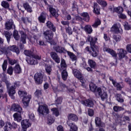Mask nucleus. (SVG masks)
I'll return each instance as SVG.
<instances>
[{
  "instance_id": "37998d69",
  "label": "nucleus",
  "mask_w": 131,
  "mask_h": 131,
  "mask_svg": "<svg viewBox=\"0 0 131 131\" xmlns=\"http://www.w3.org/2000/svg\"><path fill=\"white\" fill-rule=\"evenodd\" d=\"M116 100L119 103H123L124 102V99H123V97H122V95L121 94H117Z\"/></svg>"
},
{
  "instance_id": "79ce46f5",
  "label": "nucleus",
  "mask_w": 131,
  "mask_h": 131,
  "mask_svg": "<svg viewBox=\"0 0 131 131\" xmlns=\"http://www.w3.org/2000/svg\"><path fill=\"white\" fill-rule=\"evenodd\" d=\"M115 88H116L117 91H121L122 90V86L120 82H117L116 81L113 84Z\"/></svg>"
},
{
  "instance_id": "f03ea898",
  "label": "nucleus",
  "mask_w": 131,
  "mask_h": 131,
  "mask_svg": "<svg viewBox=\"0 0 131 131\" xmlns=\"http://www.w3.org/2000/svg\"><path fill=\"white\" fill-rule=\"evenodd\" d=\"M53 49L56 53H58L59 54H68V56L70 57V58L72 60V61H76L77 60V57L76 55L74 54L73 52L67 51L65 47H63L60 46H55L53 47Z\"/></svg>"
},
{
  "instance_id": "a878e982",
  "label": "nucleus",
  "mask_w": 131,
  "mask_h": 131,
  "mask_svg": "<svg viewBox=\"0 0 131 131\" xmlns=\"http://www.w3.org/2000/svg\"><path fill=\"white\" fill-rule=\"evenodd\" d=\"M67 123L68 126H70V131L78 130V127H77L74 123L71 122L70 121H68Z\"/></svg>"
},
{
  "instance_id": "0eeeda50",
  "label": "nucleus",
  "mask_w": 131,
  "mask_h": 131,
  "mask_svg": "<svg viewBox=\"0 0 131 131\" xmlns=\"http://www.w3.org/2000/svg\"><path fill=\"white\" fill-rule=\"evenodd\" d=\"M34 79L35 84L39 85L43 81V75L40 72H37L34 76Z\"/></svg>"
},
{
  "instance_id": "ddd939ff",
  "label": "nucleus",
  "mask_w": 131,
  "mask_h": 131,
  "mask_svg": "<svg viewBox=\"0 0 131 131\" xmlns=\"http://www.w3.org/2000/svg\"><path fill=\"white\" fill-rule=\"evenodd\" d=\"M110 31L113 33H115L116 34H118V33L122 34V33H123V31L122 30V29H121V30H120L117 24H114L113 25V26L111 28Z\"/></svg>"
},
{
  "instance_id": "cd10ccee",
  "label": "nucleus",
  "mask_w": 131,
  "mask_h": 131,
  "mask_svg": "<svg viewBox=\"0 0 131 131\" xmlns=\"http://www.w3.org/2000/svg\"><path fill=\"white\" fill-rule=\"evenodd\" d=\"M68 120H71L72 121H74L75 122H77L78 121V117L75 114H69L68 115Z\"/></svg>"
},
{
  "instance_id": "49530a36",
  "label": "nucleus",
  "mask_w": 131,
  "mask_h": 131,
  "mask_svg": "<svg viewBox=\"0 0 131 131\" xmlns=\"http://www.w3.org/2000/svg\"><path fill=\"white\" fill-rule=\"evenodd\" d=\"M60 67L61 69H63V70H66V69L67 68V64H66V61H65V59H61Z\"/></svg>"
},
{
  "instance_id": "774afa93",
  "label": "nucleus",
  "mask_w": 131,
  "mask_h": 131,
  "mask_svg": "<svg viewBox=\"0 0 131 131\" xmlns=\"http://www.w3.org/2000/svg\"><path fill=\"white\" fill-rule=\"evenodd\" d=\"M126 50L128 53L131 54V44H128L126 46Z\"/></svg>"
},
{
  "instance_id": "393cba45",
  "label": "nucleus",
  "mask_w": 131,
  "mask_h": 131,
  "mask_svg": "<svg viewBox=\"0 0 131 131\" xmlns=\"http://www.w3.org/2000/svg\"><path fill=\"white\" fill-rule=\"evenodd\" d=\"M93 13L96 14V15H100V12L101 9L100 8V6L98 3L94 2L93 4Z\"/></svg>"
},
{
  "instance_id": "7c9ffc66",
  "label": "nucleus",
  "mask_w": 131,
  "mask_h": 131,
  "mask_svg": "<svg viewBox=\"0 0 131 131\" xmlns=\"http://www.w3.org/2000/svg\"><path fill=\"white\" fill-rule=\"evenodd\" d=\"M105 52H107V53H108V54H110L113 58H117V53H116V52L115 51L113 50V49H111L110 48H105Z\"/></svg>"
},
{
  "instance_id": "c9c22d12",
  "label": "nucleus",
  "mask_w": 131,
  "mask_h": 131,
  "mask_svg": "<svg viewBox=\"0 0 131 131\" xmlns=\"http://www.w3.org/2000/svg\"><path fill=\"white\" fill-rule=\"evenodd\" d=\"M1 6L3 8H4V9H6V10H9V11H11L12 10L11 9V8H10V4H9L7 1H2L1 2Z\"/></svg>"
},
{
  "instance_id": "6ab92c4d",
  "label": "nucleus",
  "mask_w": 131,
  "mask_h": 131,
  "mask_svg": "<svg viewBox=\"0 0 131 131\" xmlns=\"http://www.w3.org/2000/svg\"><path fill=\"white\" fill-rule=\"evenodd\" d=\"M50 56L55 63H57V64H59V63H60L61 60L60 59V57H59V55H58V54H57V53L55 52H51L50 53Z\"/></svg>"
},
{
  "instance_id": "a211bd4d",
  "label": "nucleus",
  "mask_w": 131,
  "mask_h": 131,
  "mask_svg": "<svg viewBox=\"0 0 131 131\" xmlns=\"http://www.w3.org/2000/svg\"><path fill=\"white\" fill-rule=\"evenodd\" d=\"M31 100V95H28L27 96L24 97L22 99V102L25 107H28Z\"/></svg>"
},
{
  "instance_id": "6e6552de",
  "label": "nucleus",
  "mask_w": 131,
  "mask_h": 131,
  "mask_svg": "<svg viewBox=\"0 0 131 131\" xmlns=\"http://www.w3.org/2000/svg\"><path fill=\"white\" fill-rule=\"evenodd\" d=\"M80 15L81 17H83V18H82L80 16H76V20H77V21H82V20H83L85 22H90L91 17H90V14H89V13L83 12L81 13Z\"/></svg>"
},
{
  "instance_id": "c85d7f7f",
  "label": "nucleus",
  "mask_w": 131,
  "mask_h": 131,
  "mask_svg": "<svg viewBox=\"0 0 131 131\" xmlns=\"http://www.w3.org/2000/svg\"><path fill=\"white\" fill-rule=\"evenodd\" d=\"M23 8L28 13H32V7L30 6V5L28 2H25L23 4Z\"/></svg>"
},
{
  "instance_id": "4be33fe9",
  "label": "nucleus",
  "mask_w": 131,
  "mask_h": 131,
  "mask_svg": "<svg viewBox=\"0 0 131 131\" xmlns=\"http://www.w3.org/2000/svg\"><path fill=\"white\" fill-rule=\"evenodd\" d=\"M8 50L13 52V53H16V55H19V54H20V50L19 49V47L16 45L9 46L8 47Z\"/></svg>"
},
{
  "instance_id": "58836bf2",
  "label": "nucleus",
  "mask_w": 131,
  "mask_h": 131,
  "mask_svg": "<svg viewBox=\"0 0 131 131\" xmlns=\"http://www.w3.org/2000/svg\"><path fill=\"white\" fill-rule=\"evenodd\" d=\"M84 30L88 34H91L93 32V28L92 26L90 25H86L84 27Z\"/></svg>"
},
{
  "instance_id": "5701e85b",
  "label": "nucleus",
  "mask_w": 131,
  "mask_h": 131,
  "mask_svg": "<svg viewBox=\"0 0 131 131\" xmlns=\"http://www.w3.org/2000/svg\"><path fill=\"white\" fill-rule=\"evenodd\" d=\"M119 59H123L127 55V52L123 49H118V53Z\"/></svg>"
},
{
  "instance_id": "f257e3e1",
  "label": "nucleus",
  "mask_w": 131,
  "mask_h": 131,
  "mask_svg": "<svg viewBox=\"0 0 131 131\" xmlns=\"http://www.w3.org/2000/svg\"><path fill=\"white\" fill-rule=\"evenodd\" d=\"M87 41L90 42V47L87 46L85 48L86 52L94 58L98 57V55H99V47L96 45V43L98 41V38L96 36L92 37L89 35L87 37Z\"/></svg>"
},
{
  "instance_id": "9b49d317",
  "label": "nucleus",
  "mask_w": 131,
  "mask_h": 131,
  "mask_svg": "<svg viewBox=\"0 0 131 131\" xmlns=\"http://www.w3.org/2000/svg\"><path fill=\"white\" fill-rule=\"evenodd\" d=\"M48 17H49L48 13L45 12H41L40 15L38 17V22L40 24H45Z\"/></svg>"
},
{
  "instance_id": "20e7f679",
  "label": "nucleus",
  "mask_w": 131,
  "mask_h": 131,
  "mask_svg": "<svg viewBox=\"0 0 131 131\" xmlns=\"http://www.w3.org/2000/svg\"><path fill=\"white\" fill-rule=\"evenodd\" d=\"M41 59V56L35 55L34 53L32 58H28L26 59V61L27 62L28 64H29L30 65H36L38 64V61H37V60Z\"/></svg>"
},
{
  "instance_id": "72a5a7b5",
  "label": "nucleus",
  "mask_w": 131,
  "mask_h": 131,
  "mask_svg": "<svg viewBox=\"0 0 131 131\" xmlns=\"http://www.w3.org/2000/svg\"><path fill=\"white\" fill-rule=\"evenodd\" d=\"M19 33L21 35V40L23 43H26V37H27V35H26V33H25L23 31H19Z\"/></svg>"
},
{
  "instance_id": "3c124183",
  "label": "nucleus",
  "mask_w": 131,
  "mask_h": 131,
  "mask_svg": "<svg viewBox=\"0 0 131 131\" xmlns=\"http://www.w3.org/2000/svg\"><path fill=\"white\" fill-rule=\"evenodd\" d=\"M7 67H8V60L5 59L2 64V69L4 72H6V71H7Z\"/></svg>"
},
{
  "instance_id": "9d476101",
  "label": "nucleus",
  "mask_w": 131,
  "mask_h": 131,
  "mask_svg": "<svg viewBox=\"0 0 131 131\" xmlns=\"http://www.w3.org/2000/svg\"><path fill=\"white\" fill-rule=\"evenodd\" d=\"M18 127V125L14 122L11 123L10 122H7L6 124V126L4 127V131L10 130L11 128L16 129Z\"/></svg>"
},
{
  "instance_id": "13d9d810",
  "label": "nucleus",
  "mask_w": 131,
  "mask_h": 131,
  "mask_svg": "<svg viewBox=\"0 0 131 131\" xmlns=\"http://www.w3.org/2000/svg\"><path fill=\"white\" fill-rule=\"evenodd\" d=\"M124 27L125 30H130L131 29V25H129L127 21L124 23Z\"/></svg>"
},
{
  "instance_id": "f8f14e48",
  "label": "nucleus",
  "mask_w": 131,
  "mask_h": 131,
  "mask_svg": "<svg viewBox=\"0 0 131 131\" xmlns=\"http://www.w3.org/2000/svg\"><path fill=\"white\" fill-rule=\"evenodd\" d=\"M97 92L99 97H100L101 101H105L108 98V95L105 92H102V89L100 87L97 88Z\"/></svg>"
},
{
  "instance_id": "b1692460",
  "label": "nucleus",
  "mask_w": 131,
  "mask_h": 131,
  "mask_svg": "<svg viewBox=\"0 0 131 131\" xmlns=\"http://www.w3.org/2000/svg\"><path fill=\"white\" fill-rule=\"evenodd\" d=\"M95 122L97 127H103L104 126V122L102 121V119L99 117H95Z\"/></svg>"
},
{
  "instance_id": "de8ad7c7",
  "label": "nucleus",
  "mask_w": 131,
  "mask_h": 131,
  "mask_svg": "<svg viewBox=\"0 0 131 131\" xmlns=\"http://www.w3.org/2000/svg\"><path fill=\"white\" fill-rule=\"evenodd\" d=\"M101 25V20L97 18L94 22V24L92 25V27L94 28H98V26Z\"/></svg>"
},
{
  "instance_id": "a18cd8bd",
  "label": "nucleus",
  "mask_w": 131,
  "mask_h": 131,
  "mask_svg": "<svg viewBox=\"0 0 131 131\" xmlns=\"http://www.w3.org/2000/svg\"><path fill=\"white\" fill-rule=\"evenodd\" d=\"M51 111H52L53 115H55L56 117H58V116L60 115V113H59V110L56 107H53L51 108Z\"/></svg>"
},
{
  "instance_id": "0e129e2a",
  "label": "nucleus",
  "mask_w": 131,
  "mask_h": 131,
  "mask_svg": "<svg viewBox=\"0 0 131 131\" xmlns=\"http://www.w3.org/2000/svg\"><path fill=\"white\" fill-rule=\"evenodd\" d=\"M46 71L47 72V73H48V74H49V75H50L51 74V72H52V67L50 66H48L46 68Z\"/></svg>"
},
{
  "instance_id": "412c9836",
  "label": "nucleus",
  "mask_w": 131,
  "mask_h": 131,
  "mask_svg": "<svg viewBox=\"0 0 131 131\" xmlns=\"http://www.w3.org/2000/svg\"><path fill=\"white\" fill-rule=\"evenodd\" d=\"M46 26L47 28L50 29L51 31H52L53 32H56L57 29L56 28V26L54 25V24L52 23L51 21H47V22L46 23Z\"/></svg>"
},
{
  "instance_id": "dca6fc26",
  "label": "nucleus",
  "mask_w": 131,
  "mask_h": 131,
  "mask_svg": "<svg viewBox=\"0 0 131 131\" xmlns=\"http://www.w3.org/2000/svg\"><path fill=\"white\" fill-rule=\"evenodd\" d=\"M5 26L6 30H11L13 28V26L14 28L15 27V25H14V21L12 19H8L5 24Z\"/></svg>"
},
{
  "instance_id": "69168bd1",
  "label": "nucleus",
  "mask_w": 131,
  "mask_h": 131,
  "mask_svg": "<svg viewBox=\"0 0 131 131\" xmlns=\"http://www.w3.org/2000/svg\"><path fill=\"white\" fill-rule=\"evenodd\" d=\"M8 62L10 65H15V64H17V60L15 59H9Z\"/></svg>"
},
{
  "instance_id": "6e6d98bb",
  "label": "nucleus",
  "mask_w": 131,
  "mask_h": 131,
  "mask_svg": "<svg viewBox=\"0 0 131 131\" xmlns=\"http://www.w3.org/2000/svg\"><path fill=\"white\" fill-rule=\"evenodd\" d=\"M88 114L90 117H93L95 115V111L92 108H89L88 110Z\"/></svg>"
},
{
  "instance_id": "2f4dec72",
  "label": "nucleus",
  "mask_w": 131,
  "mask_h": 131,
  "mask_svg": "<svg viewBox=\"0 0 131 131\" xmlns=\"http://www.w3.org/2000/svg\"><path fill=\"white\" fill-rule=\"evenodd\" d=\"M4 35L6 37L8 43H10V41H11V36H12V33L8 31H5Z\"/></svg>"
},
{
  "instance_id": "864d4df0",
  "label": "nucleus",
  "mask_w": 131,
  "mask_h": 131,
  "mask_svg": "<svg viewBox=\"0 0 131 131\" xmlns=\"http://www.w3.org/2000/svg\"><path fill=\"white\" fill-rule=\"evenodd\" d=\"M21 20L22 22L24 23V24H26V23H32L31 20H29V18L28 17H21Z\"/></svg>"
},
{
  "instance_id": "ea45409f",
  "label": "nucleus",
  "mask_w": 131,
  "mask_h": 131,
  "mask_svg": "<svg viewBox=\"0 0 131 131\" xmlns=\"http://www.w3.org/2000/svg\"><path fill=\"white\" fill-rule=\"evenodd\" d=\"M68 77V73L67 72V71L66 70H63L62 73H61V78L66 81V80H67V78Z\"/></svg>"
},
{
  "instance_id": "423d86ee",
  "label": "nucleus",
  "mask_w": 131,
  "mask_h": 131,
  "mask_svg": "<svg viewBox=\"0 0 131 131\" xmlns=\"http://www.w3.org/2000/svg\"><path fill=\"white\" fill-rule=\"evenodd\" d=\"M5 82L8 90V95H9V97H11V99L14 100V99H15L14 95L16 94V89L13 86L10 87V83H9L8 80H5Z\"/></svg>"
},
{
  "instance_id": "aec40b11",
  "label": "nucleus",
  "mask_w": 131,
  "mask_h": 131,
  "mask_svg": "<svg viewBox=\"0 0 131 131\" xmlns=\"http://www.w3.org/2000/svg\"><path fill=\"white\" fill-rule=\"evenodd\" d=\"M11 109L15 112H18V113L19 114L22 113V107H21V105L18 104L13 103L12 105Z\"/></svg>"
},
{
  "instance_id": "f704fd0d",
  "label": "nucleus",
  "mask_w": 131,
  "mask_h": 131,
  "mask_svg": "<svg viewBox=\"0 0 131 131\" xmlns=\"http://www.w3.org/2000/svg\"><path fill=\"white\" fill-rule=\"evenodd\" d=\"M88 64L92 69H96L97 68V63L93 59L88 60Z\"/></svg>"
},
{
  "instance_id": "473e14b6",
  "label": "nucleus",
  "mask_w": 131,
  "mask_h": 131,
  "mask_svg": "<svg viewBox=\"0 0 131 131\" xmlns=\"http://www.w3.org/2000/svg\"><path fill=\"white\" fill-rule=\"evenodd\" d=\"M43 92V91L41 89L36 90V91L34 92L35 97H36V98H37V99H39L40 98H41V97H42Z\"/></svg>"
},
{
  "instance_id": "4c0bfd02",
  "label": "nucleus",
  "mask_w": 131,
  "mask_h": 131,
  "mask_svg": "<svg viewBox=\"0 0 131 131\" xmlns=\"http://www.w3.org/2000/svg\"><path fill=\"white\" fill-rule=\"evenodd\" d=\"M24 55H25V56H27V57H29V58H32L34 53L31 50H25L24 51Z\"/></svg>"
},
{
  "instance_id": "39448f33",
  "label": "nucleus",
  "mask_w": 131,
  "mask_h": 131,
  "mask_svg": "<svg viewBox=\"0 0 131 131\" xmlns=\"http://www.w3.org/2000/svg\"><path fill=\"white\" fill-rule=\"evenodd\" d=\"M37 112L39 114H41V115L50 114V110L47 104L39 105L37 108Z\"/></svg>"
},
{
  "instance_id": "052dcab7",
  "label": "nucleus",
  "mask_w": 131,
  "mask_h": 131,
  "mask_svg": "<svg viewBox=\"0 0 131 131\" xmlns=\"http://www.w3.org/2000/svg\"><path fill=\"white\" fill-rule=\"evenodd\" d=\"M20 85L21 82H20V81H15L13 83V85L12 86H13V88H14L16 89H17V88H19V86H20Z\"/></svg>"
},
{
  "instance_id": "2eb2a0df",
  "label": "nucleus",
  "mask_w": 131,
  "mask_h": 131,
  "mask_svg": "<svg viewBox=\"0 0 131 131\" xmlns=\"http://www.w3.org/2000/svg\"><path fill=\"white\" fill-rule=\"evenodd\" d=\"M81 103L84 106L86 107H89V108H92V107H94V101L92 100L91 99H88L84 100H81Z\"/></svg>"
},
{
  "instance_id": "680f3d73",
  "label": "nucleus",
  "mask_w": 131,
  "mask_h": 131,
  "mask_svg": "<svg viewBox=\"0 0 131 131\" xmlns=\"http://www.w3.org/2000/svg\"><path fill=\"white\" fill-rule=\"evenodd\" d=\"M55 122V120L52 117H49L47 119V123L49 124V125H52L53 123Z\"/></svg>"
},
{
  "instance_id": "338daca9",
  "label": "nucleus",
  "mask_w": 131,
  "mask_h": 131,
  "mask_svg": "<svg viewBox=\"0 0 131 131\" xmlns=\"http://www.w3.org/2000/svg\"><path fill=\"white\" fill-rule=\"evenodd\" d=\"M118 16L120 19H126V15H125V14H123L122 13H120V14H118Z\"/></svg>"
},
{
  "instance_id": "c756f323",
  "label": "nucleus",
  "mask_w": 131,
  "mask_h": 131,
  "mask_svg": "<svg viewBox=\"0 0 131 131\" xmlns=\"http://www.w3.org/2000/svg\"><path fill=\"white\" fill-rule=\"evenodd\" d=\"M13 71L14 72L15 74H20V73H22V69L21 68L20 64H15L13 68Z\"/></svg>"
},
{
  "instance_id": "e2e57ef3",
  "label": "nucleus",
  "mask_w": 131,
  "mask_h": 131,
  "mask_svg": "<svg viewBox=\"0 0 131 131\" xmlns=\"http://www.w3.org/2000/svg\"><path fill=\"white\" fill-rule=\"evenodd\" d=\"M115 9V7L113 5L108 6V10L110 11L111 13H115V11H114Z\"/></svg>"
},
{
  "instance_id": "c03bdc74",
  "label": "nucleus",
  "mask_w": 131,
  "mask_h": 131,
  "mask_svg": "<svg viewBox=\"0 0 131 131\" xmlns=\"http://www.w3.org/2000/svg\"><path fill=\"white\" fill-rule=\"evenodd\" d=\"M13 36L15 40H19L20 39V35H19V32L16 30H14L13 33Z\"/></svg>"
},
{
  "instance_id": "8fccbe9b",
  "label": "nucleus",
  "mask_w": 131,
  "mask_h": 131,
  "mask_svg": "<svg viewBox=\"0 0 131 131\" xmlns=\"http://www.w3.org/2000/svg\"><path fill=\"white\" fill-rule=\"evenodd\" d=\"M113 110L115 112H119L120 111H123L124 110V108L122 106L115 105L113 107Z\"/></svg>"
},
{
  "instance_id": "5fc2aeb1",
  "label": "nucleus",
  "mask_w": 131,
  "mask_h": 131,
  "mask_svg": "<svg viewBox=\"0 0 131 131\" xmlns=\"http://www.w3.org/2000/svg\"><path fill=\"white\" fill-rule=\"evenodd\" d=\"M18 94L19 96H20V97H27V92L25 91H19L18 92Z\"/></svg>"
},
{
  "instance_id": "09e8293b",
  "label": "nucleus",
  "mask_w": 131,
  "mask_h": 131,
  "mask_svg": "<svg viewBox=\"0 0 131 131\" xmlns=\"http://www.w3.org/2000/svg\"><path fill=\"white\" fill-rule=\"evenodd\" d=\"M98 5H100L102 8H106L107 6H108V3H107V1L105 0H101L98 3Z\"/></svg>"
},
{
  "instance_id": "bb28decb",
  "label": "nucleus",
  "mask_w": 131,
  "mask_h": 131,
  "mask_svg": "<svg viewBox=\"0 0 131 131\" xmlns=\"http://www.w3.org/2000/svg\"><path fill=\"white\" fill-rule=\"evenodd\" d=\"M89 88L91 92H93V93H94L95 94V96L97 97V91H98V86L96 85V84L94 83H91L89 84Z\"/></svg>"
},
{
  "instance_id": "bf43d9fd",
  "label": "nucleus",
  "mask_w": 131,
  "mask_h": 131,
  "mask_svg": "<svg viewBox=\"0 0 131 131\" xmlns=\"http://www.w3.org/2000/svg\"><path fill=\"white\" fill-rule=\"evenodd\" d=\"M113 37L116 42L120 41V39H121V36L119 35H113Z\"/></svg>"
},
{
  "instance_id": "4468645a",
  "label": "nucleus",
  "mask_w": 131,
  "mask_h": 131,
  "mask_svg": "<svg viewBox=\"0 0 131 131\" xmlns=\"http://www.w3.org/2000/svg\"><path fill=\"white\" fill-rule=\"evenodd\" d=\"M49 11L52 16H53V17H54L58 22V21H59V19H58V17H59V13L56 9L53 8L51 6H49Z\"/></svg>"
},
{
  "instance_id": "603ef678",
  "label": "nucleus",
  "mask_w": 131,
  "mask_h": 131,
  "mask_svg": "<svg viewBox=\"0 0 131 131\" xmlns=\"http://www.w3.org/2000/svg\"><path fill=\"white\" fill-rule=\"evenodd\" d=\"M66 32L69 34V35H72L73 31L70 27H68L65 28Z\"/></svg>"
},
{
  "instance_id": "1a4fd4ad",
  "label": "nucleus",
  "mask_w": 131,
  "mask_h": 131,
  "mask_svg": "<svg viewBox=\"0 0 131 131\" xmlns=\"http://www.w3.org/2000/svg\"><path fill=\"white\" fill-rule=\"evenodd\" d=\"M53 32V31L50 30H47L46 31L43 32V36L47 40L51 41V40H53V38L54 37V33Z\"/></svg>"
},
{
  "instance_id": "e433bc0d",
  "label": "nucleus",
  "mask_w": 131,
  "mask_h": 131,
  "mask_svg": "<svg viewBox=\"0 0 131 131\" xmlns=\"http://www.w3.org/2000/svg\"><path fill=\"white\" fill-rule=\"evenodd\" d=\"M13 117L14 118V120H15V121H17V122H20V121L22 120V117L21 116V114L20 113H14L13 115Z\"/></svg>"
},
{
  "instance_id": "a19ab883",
  "label": "nucleus",
  "mask_w": 131,
  "mask_h": 131,
  "mask_svg": "<svg viewBox=\"0 0 131 131\" xmlns=\"http://www.w3.org/2000/svg\"><path fill=\"white\" fill-rule=\"evenodd\" d=\"M114 11L115 13H117L118 15H119L120 14H121V13H123V11H124V10L123 9V8H122V7L119 6L118 7H115Z\"/></svg>"
},
{
  "instance_id": "4d7b16f0",
  "label": "nucleus",
  "mask_w": 131,
  "mask_h": 131,
  "mask_svg": "<svg viewBox=\"0 0 131 131\" xmlns=\"http://www.w3.org/2000/svg\"><path fill=\"white\" fill-rule=\"evenodd\" d=\"M13 71H14V68H13V67L10 66L8 67L7 72V74H9V75H13Z\"/></svg>"
},
{
  "instance_id": "7ed1b4c3",
  "label": "nucleus",
  "mask_w": 131,
  "mask_h": 131,
  "mask_svg": "<svg viewBox=\"0 0 131 131\" xmlns=\"http://www.w3.org/2000/svg\"><path fill=\"white\" fill-rule=\"evenodd\" d=\"M73 74L75 77H76V78L80 80V82L81 83V86L83 88V89H86V84H85L86 81L82 78V75L81 74V73H80V71L77 69H73Z\"/></svg>"
},
{
  "instance_id": "f3484780",
  "label": "nucleus",
  "mask_w": 131,
  "mask_h": 131,
  "mask_svg": "<svg viewBox=\"0 0 131 131\" xmlns=\"http://www.w3.org/2000/svg\"><path fill=\"white\" fill-rule=\"evenodd\" d=\"M23 131H27V128L31 126V124L29 123V121L27 119L23 120L21 122Z\"/></svg>"
}]
</instances>
